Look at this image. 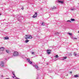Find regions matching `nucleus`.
<instances>
[{
  "instance_id": "4",
  "label": "nucleus",
  "mask_w": 79,
  "mask_h": 79,
  "mask_svg": "<svg viewBox=\"0 0 79 79\" xmlns=\"http://www.w3.org/2000/svg\"><path fill=\"white\" fill-rule=\"evenodd\" d=\"M13 55L14 56H17L18 55V52H15Z\"/></svg>"
},
{
  "instance_id": "33",
  "label": "nucleus",
  "mask_w": 79,
  "mask_h": 79,
  "mask_svg": "<svg viewBox=\"0 0 79 79\" xmlns=\"http://www.w3.org/2000/svg\"><path fill=\"white\" fill-rule=\"evenodd\" d=\"M14 77H13V78H14Z\"/></svg>"
},
{
  "instance_id": "17",
  "label": "nucleus",
  "mask_w": 79,
  "mask_h": 79,
  "mask_svg": "<svg viewBox=\"0 0 79 79\" xmlns=\"http://www.w3.org/2000/svg\"><path fill=\"white\" fill-rule=\"evenodd\" d=\"M74 77H78V75H75L74 76Z\"/></svg>"
},
{
  "instance_id": "3",
  "label": "nucleus",
  "mask_w": 79,
  "mask_h": 79,
  "mask_svg": "<svg viewBox=\"0 0 79 79\" xmlns=\"http://www.w3.org/2000/svg\"><path fill=\"white\" fill-rule=\"evenodd\" d=\"M37 16V12H35V14L33 16V18H36Z\"/></svg>"
},
{
  "instance_id": "13",
  "label": "nucleus",
  "mask_w": 79,
  "mask_h": 79,
  "mask_svg": "<svg viewBox=\"0 0 79 79\" xmlns=\"http://www.w3.org/2000/svg\"><path fill=\"white\" fill-rule=\"evenodd\" d=\"M55 57L56 58H58L59 57V56H58V55H56V56H55Z\"/></svg>"
},
{
  "instance_id": "15",
  "label": "nucleus",
  "mask_w": 79,
  "mask_h": 79,
  "mask_svg": "<svg viewBox=\"0 0 79 79\" xmlns=\"http://www.w3.org/2000/svg\"><path fill=\"white\" fill-rule=\"evenodd\" d=\"M27 42H29V40H25V43H27Z\"/></svg>"
},
{
  "instance_id": "5",
  "label": "nucleus",
  "mask_w": 79,
  "mask_h": 79,
  "mask_svg": "<svg viewBox=\"0 0 79 79\" xmlns=\"http://www.w3.org/2000/svg\"><path fill=\"white\" fill-rule=\"evenodd\" d=\"M27 61L28 62V63H29L30 64H32V61H31L30 60V59H27Z\"/></svg>"
},
{
  "instance_id": "30",
  "label": "nucleus",
  "mask_w": 79,
  "mask_h": 79,
  "mask_svg": "<svg viewBox=\"0 0 79 79\" xmlns=\"http://www.w3.org/2000/svg\"><path fill=\"white\" fill-rule=\"evenodd\" d=\"M69 35H71V34L69 33Z\"/></svg>"
},
{
  "instance_id": "2",
  "label": "nucleus",
  "mask_w": 79,
  "mask_h": 79,
  "mask_svg": "<svg viewBox=\"0 0 79 79\" xmlns=\"http://www.w3.org/2000/svg\"><path fill=\"white\" fill-rule=\"evenodd\" d=\"M0 65L1 66H2V67H3V66H4V63L3 61H1Z\"/></svg>"
},
{
  "instance_id": "9",
  "label": "nucleus",
  "mask_w": 79,
  "mask_h": 79,
  "mask_svg": "<svg viewBox=\"0 0 79 79\" xmlns=\"http://www.w3.org/2000/svg\"><path fill=\"white\" fill-rule=\"evenodd\" d=\"M56 7L54 6L53 7H52L51 8V10H55V9H56Z\"/></svg>"
},
{
  "instance_id": "10",
  "label": "nucleus",
  "mask_w": 79,
  "mask_h": 79,
  "mask_svg": "<svg viewBox=\"0 0 79 79\" xmlns=\"http://www.w3.org/2000/svg\"><path fill=\"white\" fill-rule=\"evenodd\" d=\"M34 67H35V68H36V69H37V70H38V69H37V68H38L39 67H38V66H37V65H33Z\"/></svg>"
},
{
  "instance_id": "16",
  "label": "nucleus",
  "mask_w": 79,
  "mask_h": 79,
  "mask_svg": "<svg viewBox=\"0 0 79 79\" xmlns=\"http://www.w3.org/2000/svg\"><path fill=\"white\" fill-rule=\"evenodd\" d=\"M6 53H9V50H6Z\"/></svg>"
},
{
  "instance_id": "25",
  "label": "nucleus",
  "mask_w": 79,
  "mask_h": 79,
  "mask_svg": "<svg viewBox=\"0 0 79 79\" xmlns=\"http://www.w3.org/2000/svg\"><path fill=\"white\" fill-rule=\"evenodd\" d=\"M71 39H72L73 40L74 39V37H73V36H72L71 37Z\"/></svg>"
},
{
  "instance_id": "26",
  "label": "nucleus",
  "mask_w": 79,
  "mask_h": 79,
  "mask_svg": "<svg viewBox=\"0 0 79 79\" xmlns=\"http://www.w3.org/2000/svg\"><path fill=\"white\" fill-rule=\"evenodd\" d=\"M77 39V38H73V40H76V39Z\"/></svg>"
},
{
  "instance_id": "18",
  "label": "nucleus",
  "mask_w": 79,
  "mask_h": 79,
  "mask_svg": "<svg viewBox=\"0 0 79 79\" xmlns=\"http://www.w3.org/2000/svg\"><path fill=\"white\" fill-rule=\"evenodd\" d=\"M74 56H76V55H77V54H76V53L75 52H74Z\"/></svg>"
},
{
  "instance_id": "27",
  "label": "nucleus",
  "mask_w": 79,
  "mask_h": 79,
  "mask_svg": "<svg viewBox=\"0 0 79 79\" xmlns=\"http://www.w3.org/2000/svg\"><path fill=\"white\" fill-rule=\"evenodd\" d=\"M17 17H19H19H21V15H18V16H17Z\"/></svg>"
},
{
  "instance_id": "14",
  "label": "nucleus",
  "mask_w": 79,
  "mask_h": 79,
  "mask_svg": "<svg viewBox=\"0 0 79 79\" xmlns=\"http://www.w3.org/2000/svg\"><path fill=\"white\" fill-rule=\"evenodd\" d=\"M71 21H75V19H71Z\"/></svg>"
},
{
  "instance_id": "34",
  "label": "nucleus",
  "mask_w": 79,
  "mask_h": 79,
  "mask_svg": "<svg viewBox=\"0 0 79 79\" xmlns=\"http://www.w3.org/2000/svg\"><path fill=\"white\" fill-rule=\"evenodd\" d=\"M6 60V59L5 60Z\"/></svg>"
},
{
  "instance_id": "32",
  "label": "nucleus",
  "mask_w": 79,
  "mask_h": 79,
  "mask_svg": "<svg viewBox=\"0 0 79 79\" xmlns=\"http://www.w3.org/2000/svg\"><path fill=\"white\" fill-rule=\"evenodd\" d=\"M70 73H72V72H70Z\"/></svg>"
},
{
  "instance_id": "20",
  "label": "nucleus",
  "mask_w": 79,
  "mask_h": 79,
  "mask_svg": "<svg viewBox=\"0 0 79 79\" xmlns=\"http://www.w3.org/2000/svg\"><path fill=\"white\" fill-rule=\"evenodd\" d=\"M12 74L13 75H14V76H15V77H16V76H15V73H14V72H12Z\"/></svg>"
},
{
  "instance_id": "1",
  "label": "nucleus",
  "mask_w": 79,
  "mask_h": 79,
  "mask_svg": "<svg viewBox=\"0 0 79 79\" xmlns=\"http://www.w3.org/2000/svg\"><path fill=\"white\" fill-rule=\"evenodd\" d=\"M25 39H32V36L31 35H26L25 36Z\"/></svg>"
},
{
  "instance_id": "6",
  "label": "nucleus",
  "mask_w": 79,
  "mask_h": 79,
  "mask_svg": "<svg viewBox=\"0 0 79 79\" xmlns=\"http://www.w3.org/2000/svg\"><path fill=\"white\" fill-rule=\"evenodd\" d=\"M51 51L50 50H48L47 51V52L48 54H50V53H51V52H50Z\"/></svg>"
},
{
  "instance_id": "22",
  "label": "nucleus",
  "mask_w": 79,
  "mask_h": 79,
  "mask_svg": "<svg viewBox=\"0 0 79 79\" xmlns=\"http://www.w3.org/2000/svg\"><path fill=\"white\" fill-rule=\"evenodd\" d=\"M67 22H69V23H71V21H70V20H68L67 21Z\"/></svg>"
},
{
  "instance_id": "12",
  "label": "nucleus",
  "mask_w": 79,
  "mask_h": 79,
  "mask_svg": "<svg viewBox=\"0 0 79 79\" xmlns=\"http://www.w3.org/2000/svg\"><path fill=\"white\" fill-rule=\"evenodd\" d=\"M66 58H67V57L66 56L64 57H63L62 60H66Z\"/></svg>"
},
{
  "instance_id": "11",
  "label": "nucleus",
  "mask_w": 79,
  "mask_h": 79,
  "mask_svg": "<svg viewBox=\"0 0 79 79\" xmlns=\"http://www.w3.org/2000/svg\"><path fill=\"white\" fill-rule=\"evenodd\" d=\"M8 39H9V37H6L4 38V40H8Z\"/></svg>"
},
{
  "instance_id": "37",
  "label": "nucleus",
  "mask_w": 79,
  "mask_h": 79,
  "mask_svg": "<svg viewBox=\"0 0 79 79\" xmlns=\"http://www.w3.org/2000/svg\"><path fill=\"white\" fill-rule=\"evenodd\" d=\"M78 33H79V31H78Z\"/></svg>"
},
{
  "instance_id": "35",
  "label": "nucleus",
  "mask_w": 79,
  "mask_h": 79,
  "mask_svg": "<svg viewBox=\"0 0 79 79\" xmlns=\"http://www.w3.org/2000/svg\"><path fill=\"white\" fill-rule=\"evenodd\" d=\"M48 64H47V65H48Z\"/></svg>"
},
{
  "instance_id": "23",
  "label": "nucleus",
  "mask_w": 79,
  "mask_h": 79,
  "mask_svg": "<svg viewBox=\"0 0 79 79\" xmlns=\"http://www.w3.org/2000/svg\"><path fill=\"white\" fill-rule=\"evenodd\" d=\"M53 70H51L49 71V73H52L53 72Z\"/></svg>"
},
{
  "instance_id": "29",
  "label": "nucleus",
  "mask_w": 79,
  "mask_h": 79,
  "mask_svg": "<svg viewBox=\"0 0 79 79\" xmlns=\"http://www.w3.org/2000/svg\"><path fill=\"white\" fill-rule=\"evenodd\" d=\"M32 55H33V54H34V52H32Z\"/></svg>"
},
{
  "instance_id": "28",
  "label": "nucleus",
  "mask_w": 79,
  "mask_h": 79,
  "mask_svg": "<svg viewBox=\"0 0 79 79\" xmlns=\"http://www.w3.org/2000/svg\"><path fill=\"white\" fill-rule=\"evenodd\" d=\"M22 10H24V7H22L21 8Z\"/></svg>"
},
{
  "instance_id": "21",
  "label": "nucleus",
  "mask_w": 79,
  "mask_h": 79,
  "mask_svg": "<svg viewBox=\"0 0 79 79\" xmlns=\"http://www.w3.org/2000/svg\"><path fill=\"white\" fill-rule=\"evenodd\" d=\"M70 10L72 11H74V10H75V9H70Z\"/></svg>"
},
{
  "instance_id": "36",
  "label": "nucleus",
  "mask_w": 79,
  "mask_h": 79,
  "mask_svg": "<svg viewBox=\"0 0 79 79\" xmlns=\"http://www.w3.org/2000/svg\"><path fill=\"white\" fill-rule=\"evenodd\" d=\"M0 15H1V14H0Z\"/></svg>"
},
{
  "instance_id": "19",
  "label": "nucleus",
  "mask_w": 79,
  "mask_h": 79,
  "mask_svg": "<svg viewBox=\"0 0 79 79\" xmlns=\"http://www.w3.org/2000/svg\"><path fill=\"white\" fill-rule=\"evenodd\" d=\"M59 34V33L56 32L55 35H58V34Z\"/></svg>"
},
{
  "instance_id": "7",
  "label": "nucleus",
  "mask_w": 79,
  "mask_h": 79,
  "mask_svg": "<svg viewBox=\"0 0 79 79\" xmlns=\"http://www.w3.org/2000/svg\"><path fill=\"white\" fill-rule=\"evenodd\" d=\"M5 50V48H4L3 47L0 48V51H3V50Z\"/></svg>"
},
{
  "instance_id": "24",
  "label": "nucleus",
  "mask_w": 79,
  "mask_h": 79,
  "mask_svg": "<svg viewBox=\"0 0 79 79\" xmlns=\"http://www.w3.org/2000/svg\"><path fill=\"white\" fill-rule=\"evenodd\" d=\"M41 25L42 26H44V23H42V24H41Z\"/></svg>"
},
{
  "instance_id": "8",
  "label": "nucleus",
  "mask_w": 79,
  "mask_h": 79,
  "mask_svg": "<svg viewBox=\"0 0 79 79\" xmlns=\"http://www.w3.org/2000/svg\"><path fill=\"white\" fill-rule=\"evenodd\" d=\"M58 2L59 3H61L62 4H63V2L60 1L59 0H58Z\"/></svg>"
},
{
  "instance_id": "31",
  "label": "nucleus",
  "mask_w": 79,
  "mask_h": 79,
  "mask_svg": "<svg viewBox=\"0 0 79 79\" xmlns=\"http://www.w3.org/2000/svg\"><path fill=\"white\" fill-rule=\"evenodd\" d=\"M68 76V75H66V76Z\"/></svg>"
}]
</instances>
